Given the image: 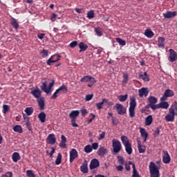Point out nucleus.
Instances as JSON below:
<instances>
[{"mask_svg":"<svg viewBox=\"0 0 177 177\" xmlns=\"http://www.w3.org/2000/svg\"><path fill=\"white\" fill-rule=\"evenodd\" d=\"M42 85L41 86V89L43 91V92H45V93H47V95H49V93H51L52 92V88H53V85H55V82L53 81L50 82L48 86V80H45L42 82Z\"/></svg>","mask_w":177,"mask_h":177,"instance_id":"nucleus-1","label":"nucleus"},{"mask_svg":"<svg viewBox=\"0 0 177 177\" xmlns=\"http://www.w3.org/2000/svg\"><path fill=\"white\" fill-rule=\"evenodd\" d=\"M130 106L129 108V114L131 118H133L135 117V109L136 107V98L135 97H131L130 98Z\"/></svg>","mask_w":177,"mask_h":177,"instance_id":"nucleus-2","label":"nucleus"},{"mask_svg":"<svg viewBox=\"0 0 177 177\" xmlns=\"http://www.w3.org/2000/svg\"><path fill=\"white\" fill-rule=\"evenodd\" d=\"M149 171L151 174V177H159L160 171H158V167L156 166V164L151 162L149 164Z\"/></svg>","mask_w":177,"mask_h":177,"instance_id":"nucleus-3","label":"nucleus"},{"mask_svg":"<svg viewBox=\"0 0 177 177\" xmlns=\"http://www.w3.org/2000/svg\"><path fill=\"white\" fill-rule=\"evenodd\" d=\"M80 82H89L87 86L89 88H92L95 84H96V80L95 77H92L91 76H84L81 80Z\"/></svg>","mask_w":177,"mask_h":177,"instance_id":"nucleus-4","label":"nucleus"},{"mask_svg":"<svg viewBox=\"0 0 177 177\" xmlns=\"http://www.w3.org/2000/svg\"><path fill=\"white\" fill-rule=\"evenodd\" d=\"M112 147H113V152L120 153V151H121V149L122 148V146L121 145V142H120L117 139H113Z\"/></svg>","mask_w":177,"mask_h":177,"instance_id":"nucleus-5","label":"nucleus"},{"mask_svg":"<svg viewBox=\"0 0 177 177\" xmlns=\"http://www.w3.org/2000/svg\"><path fill=\"white\" fill-rule=\"evenodd\" d=\"M67 93V88H66V86L63 85L55 91V92L53 94L51 99H53V100L57 99V97L61 93Z\"/></svg>","mask_w":177,"mask_h":177,"instance_id":"nucleus-6","label":"nucleus"},{"mask_svg":"<svg viewBox=\"0 0 177 177\" xmlns=\"http://www.w3.org/2000/svg\"><path fill=\"white\" fill-rule=\"evenodd\" d=\"M174 95H175L174 91L171 89H167L165 91L164 94L162 97H160V102H165L168 97H172Z\"/></svg>","mask_w":177,"mask_h":177,"instance_id":"nucleus-7","label":"nucleus"},{"mask_svg":"<svg viewBox=\"0 0 177 177\" xmlns=\"http://www.w3.org/2000/svg\"><path fill=\"white\" fill-rule=\"evenodd\" d=\"M169 55L168 57L169 62L171 63H174V62L177 61V53L176 51H175L174 49L171 48L169 50Z\"/></svg>","mask_w":177,"mask_h":177,"instance_id":"nucleus-8","label":"nucleus"},{"mask_svg":"<svg viewBox=\"0 0 177 177\" xmlns=\"http://www.w3.org/2000/svg\"><path fill=\"white\" fill-rule=\"evenodd\" d=\"M59 60H60V55L59 54H55L47 60V64L48 66H52V63H56L57 62H59Z\"/></svg>","mask_w":177,"mask_h":177,"instance_id":"nucleus-9","label":"nucleus"},{"mask_svg":"<svg viewBox=\"0 0 177 177\" xmlns=\"http://www.w3.org/2000/svg\"><path fill=\"white\" fill-rule=\"evenodd\" d=\"M115 107L118 111V114L122 115L127 113V109L122 106L121 104H116Z\"/></svg>","mask_w":177,"mask_h":177,"instance_id":"nucleus-10","label":"nucleus"},{"mask_svg":"<svg viewBox=\"0 0 177 177\" xmlns=\"http://www.w3.org/2000/svg\"><path fill=\"white\" fill-rule=\"evenodd\" d=\"M149 95V88L142 87L138 89V95L140 97H147Z\"/></svg>","mask_w":177,"mask_h":177,"instance_id":"nucleus-11","label":"nucleus"},{"mask_svg":"<svg viewBox=\"0 0 177 177\" xmlns=\"http://www.w3.org/2000/svg\"><path fill=\"white\" fill-rule=\"evenodd\" d=\"M24 121L26 123V125L28 131H32V127H31V122H30V118L26 114H23Z\"/></svg>","mask_w":177,"mask_h":177,"instance_id":"nucleus-12","label":"nucleus"},{"mask_svg":"<svg viewBox=\"0 0 177 177\" xmlns=\"http://www.w3.org/2000/svg\"><path fill=\"white\" fill-rule=\"evenodd\" d=\"M169 111L170 114H173L174 116H177V103L176 102H174L170 108L169 109Z\"/></svg>","mask_w":177,"mask_h":177,"instance_id":"nucleus-13","label":"nucleus"},{"mask_svg":"<svg viewBox=\"0 0 177 177\" xmlns=\"http://www.w3.org/2000/svg\"><path fill=\"white\" fill-rule=\"evenodd\" d=\"M163 157H162V161L165 164H169L171 162V156H169V153H168V151H163Z\"/></svg>","mask_w":177,"mask_h":177,"instance_id":"nucleus-14","label":"nucleus"},{"mask_svg":"<svg viewBox=\"0 0 177 177\" xmlns=\"http://www.w3.org/2000/svg\"><path fill=\"white\" fill-rule=\"evenodd\" d=\"M78 157V151L75 149H73L70 151V162H73L75 158Z\"/></svg>","mask_w":177,"mask_h":177,"instance_id":"nucleus-15","label":"nucleus"},{"mask_svg":"<svg viewBox=\"0 0 177 177\" xmlns=\"http://www.w3.org/2000/svg\"><path fill=\"white\" fill-rule=\"evenodd\" d=\"M176 15V11H167L165 13L163 14V17H165V19H172V17H175Z\"/></svg>","mask_w":177,"mask_h":177,"instance_id":"nucleus-16","label":"nucleus"},{"mask_svg":"<svg viewBox=\"0 0 177 177\" xmlns=\"http://www.w3.org/2000/svg\"><path fill=\"white\" fill-rule=\"evenodd\" d=\"M97 153L100 157H104L107 154V149L104 147H100Z\"/></svg>","mask_w":177,"mask_h":177,"instance_id":"nucleus-17","label":"nucleus"},{"mask_svg":"<svg viewBox=\"0 0 177 177\" xmlns=\"http://www.w3.org/2000/svg\"><path fill=\"white\" fill-rule=\"evenodd\" d=\"M140 133L141 135V138H142V139H144V142H146L147 140V138L149 137V133H147V131H146V129L140 127Z\"/></svg>","mask_w":177,"mask_h":177,"instance_id":"nucleus-18","label":"nucleus"},{"mask_svg":"<svg viewBox=\"0 0 177 177\" xmlns=\"http://www.w3.org/2000/svg\"><path fill=\"white\" fill-rule=\"evenodd\" d=\"M99 165H100L99 160L97 159H93L90 163V169H95V168H97Z\"/></svg>","mask_w":177,"mask_h":177,"instance_id":"nucleus-19","label":"nucleus"},{"mask_svg":"<svg viewBox=\"0 0 177 177\" xmlns=\"http://www.w3.org/2000/svg\"><path fill=\"white\" fill-rule=\"evenodd\" d=\"M30 93L33 95V96L36 97V99H39L41 97V90H39V88H38L32 90Z\"/></svg>","mask_w":177,"mask_h":177,"instance_id":"nucleus-20","label":"nucleus"},{"mask_svg":"<svg viewBox=\"0 0 177 177\" xmlns=\"http://www.w3.org/2000/svg\"><path fill=\"white\" fill-rule=\"evenodd\" d=\"M67 138H66V136H61V142L59 143V147H62V149H67Z\"/></svg>","mask_w":177,"mask_h":177,"instance_id":"nucleus-21","label":"nucleus"},{"mask_svg":"<svg viewBox=\"0 0 177 177\" xmlns=\"http://www.w3.org/2000/svg\"><path fill=\"white\" fill-rule=\"evenodd\" d=\"M47 142L50 145H55V143H56V138H55V134H49L47 137Z\"/></svg>","mask_w":177,"mask_h":177,"instance_id":"nucleus-22","label":"nucleus"},{"mask_svg":"<svg viewBox=\"0 0 177 177\" xmlns=\"http://www.w3.org/2000/svg\"><path fill=\"white\" fill-rule=\"evenodd\" d=\"M165 119L167 122H174L175 121V116L169 111V113L165 115Z\"/></svg>","mask_w":177,"mask_h":177,"instance_id":"nucleus-23","label":"nucleus"},{"mask_svg":"<svg viewBox=\"0 0 177 177\" xmlns=\"http://www.w3.org/2000/svg\"><path fill=\"white\" fill-rule=\"evenodd\" d=\"M38 105L40 110H44L45 109V98L40 97L37 99Z\"/></svg>","mask_w":177,"mask_h":177,"instance_id":"nucleus-24","label":"nucleus"},{"mask_svg":"<svg viewBox=\"0 0 177 177\" xmlns=\"http://www.w3.org/2000/svg\"><path fill=\"white\" fill-rule=\"evenodd\" d=\"M79 115L80 111H72L69 114L71 120H77V117H78Z\"/></svg>","mask_w":177,"mask_h":177,"instance_id":"nucleus-25","label":"nucleus"},{"mask_svg":"<svg viewBox=\"0 0 177 177\" xmlns=\"http://www.w3.org/2000/svg\"><path fill=\"white\" fill-rule=\"evenodd\" d=\"M107 103H109V101H107L106 99H102V101L101 102L97 103L95 104V105L97 106V110H100L103 109V104H106Z\"/></svg>","mask_w":177,"mask_h":177,"instance_id":"nucleus-26","label":"nucleus"},{"mask_svg":"<svg viewBox=\"0 0 177 177\" xmlns=\"http://www.w3.org/2000/svg\"><path fill=\"white\" fill-rule=\"evenodd\" d=\"M138 77L141 80H143V81H145V82L150 81V79L149 78V75H147V72H145L142 75L140 74Z\"/></svg>","mask_w":177,"mask_h":177,"instance_id":"nucleus-27","label":"nucleus"},{"mask_svg":"<svg viewBox=\"0 0 177 177\" xmlns=\"http://www.w3.org/2000/svg\"><path fill=\"white\" fill-rule=\"evenodd\" d=\"M144 35L145 37H147V38H153L154 37V32H153V31H151L150 29H147L145 31Z\"/></svg>","mask_w":177,"mask_h":177,"instance_id":"nucleus-28","label":"nucleus"},{"mask_svg":"<svg viewBox=\"0 0 177 177\" xmlns=\"http://www.w3.org/2000/svg\"><path fill=\"white\" fill-rule=\"evenodd\" d=\"M38 118L41 122L44 123L45 121H46V114L44 113V112H41L38 115Z\"/></svg>","mask_w":177,"mask_h":177,"instance_id":"nucleus-29","label":"nucleus"},{"mask_svg":"<svg viewBox=\"0 0 177 177\" xmlns=\"http://www.w3.org/2000/svg\"><path fill=\"white\" fill-rule=\"evenodd\" d=\"M152 122H153V116L149 115L145 118V125H147V127H149L151 125Z\"/></svg>","mask_w":177,"mask_h":177,"instance_id":"nucleus-30","label":"nucleus"},{"mask_svg":"<svg viewBox=\"0 0 177 177\" xmlns=\"http://www.w3.org/2000/svg\"><path fill=\"white\" fill-rule=\"evenodd\" d=\"M12 158L14 162H17V161H19V160H20L21 157L20 156V154L19 153L15 152L12 153Z\"/></svg>","mask_w":177,"mask_h":177,"instance_id":"nucleus-31","label":"nucleus"},{"mask_svg":"<svg viewBox=\"0 0 177 177\" xmlns=\"http://www.w3.org/2000/svg\"><path fill=\"white\" fill-rule=\"evenodd\" d=\"M121 140L124 146H128L129 145H131V143H129V140L128 139V137L125 136L121 137Z\"/></svg>","mask_w":177,"mask_h":177,"instance_id":"nucleus-32","label":"nucleus"},{"mask_svg":"<svg viewBox=\"0 0 177 177\" xmlns=\"http://www.w3.org/2000/svg\"><path fill=\"white\" fill-rule=\"evenodd\" d=\"M14 132H17V133H23V127L20 125H15L12 128Z\"/></svg>","mask_w":177,"mask_h":177,"instance_id":"nucleus-33","label":"nucleus"},{"mask_svg":"<svg viewBox=\"0 0 177 177\" xmlns=\"http://www.w3.org/2000/svg\"><path fill=\"white\" fill-rule=\"evenodd\" d=\"M148 102H149V104H156V103H157V102H158V100L154 96H149L148 97Z\"/></svg>","mask_w":177,"mask_h":177,"instance_id":"nucleus-34","label":"nucleus"},{"mask_svg":"<svg viewBox=\"0 0 177 177\" xmlns=\"http://www.w3.org/2000/svg\"><path fill=\"white\" fill-rule=\"evenodd\" d=\"M79 48L80 49V52H84L88 49V45L81 42L79 44Z\"/></svg>","mask_w":177,"mask_h":177,"instance_id":"nucleus-35","label":"nucleus"},{"mask_svg":"<svg viewBox=\"0 0 177 177\" xmlns=\"http://www.w3.org/2000/svg\"><path fill=\"white\" fill-rule=\"evenodd\" d=\"M161 102L159 103V109H168L169 107V104L167 102L160 101Z\"/></svg>","mask_w":177,"mask_h":177,"instance_id":"nucleus-36","label":"nucleus"},{"mask_svg":"<svg viewBox=\"0 0 177 177\" xmlns=\"http://www.w3.org/2000/svg\"><path fill=\"white\" fill-rule=\"evenodd\" d=\"M95 32L97 37H102L103 35V29L100 27L95 28Z\"/></svg>","mask_w":177,"mask_h":177,"instance_id":"nucleus-37","label":"nucleus"},{"mask_svg":"<svg viewBox=\"0 0 177 177\" xmlns=\"http://www.w3.org/2000/svg\"><path fill=\"white\" fill-rule=\"evenodd\" d=\"M25 113L26 115H31L34 113V108L33 107H27L25 109Z\"/></svg>","mask_w":177,"mask_h":177,"instance_id":"nucleus-38","label":"nucleus"},{"mask_svg":"<svg viewBox=\"0 0 177 177\" xmlns=\"http://www.w3.org/2000/svg\"><path fill=\"white\" fill-rule=\"evenodd\" d=\"M81 171L83 174H88V163L83 164L80 167Z\"/></svg>","mask_w":177,"mask_h":177,"instance_id":"nucleus-39","label":"nucleus"},{"mask_svg":"<svg viewBox=\"0 0 177 177\" xmlns=\"http://www.w3.org/2000/svg\"><path fill=\"white\" fill-rule=\"evenodd\" d=\"M138 149L139 153H145V151H146V147L145 146H142L140 141L138 143Z\"/></svg>","mask_w":177,"mask_h":177,"instance_id":"nucleus-40","label":"nucleus"},{"mask_svg":"<svg viewBox=\"0 0 177 177\" xmlns=\"http://www.w3.org/2000/svg\"><path fill=\"white\" fill-rule=\"evenodd\" d=\"M125 147V150H126V153H127V154H132V145H131V144H129V145H126L124 146Z\"/></svg>","mask_w":177,"mask_h":177,"instance_id":"nucleus-41","label":"nucleus"},{"mask_svg":"<svg viewBox=\"0 0 177 177\" xmlns=\"http://www.w3.org/2000/svg\"><path fill=\"white\" fill-rule=\"evenodd\" d=\"M10 23L14 28H19V24H17V21H16V19L12 18Z\"/></svg>","mask_w":177,"mask_h":177,"instance_id":"nucleus-42","label":"nucleus"},{"mask_svg":"<svg viewBox=\"0 0 177 177\" xmlns=\"http://www.w3.org/2000/svg\"><path fill=\"white\" fill-rule=\"evenodd\" d=\"M84 150L85 151V153H92V145H88L86 147H84Z\"/></svg>","mask_w":177,"mask_h":177,"instance_id":"nucleus-43","label":"nucleus"},{"mask_svg":"<svg viewBox=\"0 0 177 177\" xmlns=\"http://www.w3.org/2000/svg\"><path fill=\"white\" fill-rule=\"evenodd\" d=\"M62 163V153H59L55 160L56 165H59Z\"/></svg>","mask_w":177,"mask_h":177,"instance_id":"nucleus-44","label":"nucleus"},{"mask_svg":"<svg viewBox=\"0 0 177 177\" xmlns=\"http://www.w3.org/2000/svg\"><path fill=\"white\" fill-rule=\"evenodd\" d=\"M118 99L120 100V102H125V100L128 99V95L125 94L124 95H119L118 96Z\"/></svg>","mask_w":177,"mask_h":177,"instance_id":"nucleus-45","label":"nucleus"},{"mask_svg":"<svg viewBox=\"0 0 177 177\" xmlns=\"http://www.w3.org/2000/svg\"><path fill=\"white\" fill-rule=\"evenodd\" d=\"M116 41L118 44H120L122 46H125L127 45V42L125 40H123L121 38H116Z\"/></svg>","mask_w":177,"mask_h":177,"instance_id":"nucleus-46","label":"nucleus"},{"mask_svg":"<svg viewBox=\"0 0 177 177\" xmlns=\"http://www.w3.org/2000/svg\"><path fill=\"white\" fill-rule=\"evenodd\" d=\"M49 53V51L48 50H42V51L40 53V55L41 57H48V55Z\"/></svg>","mask_w":177,"mask_h":177,"instance_id":"nucleus-47","label":"nucleus"},{"mask_svg":"<svg viewBox=\"0 0 177 177\" xmlns=\"http://www.w3.org/2000/svg\"><path fill=\"white\" fill-rule=\"evenodd\" d=\"M26 176L27 177H35V174L34 171L31 169L26 171Z\"/></svg>","mask_w":177,"mask_h":177,"instance_id":"nucleus-48","label":"nucleus"},{"mask_svg":"<svg viewBox=\"0 0 177 177\" xmlns=\"http://www.w3.org/2000/svg\"><path fill=\"white\" fill-rule=\"evenodd\" d=\"M132 177H140L139 174H138V171H136V167L135 165H133V176Z\"/></svg>","mask_w":177,"mask_h":177,"instance_id":"nucleus-49","label":"nucleus"},{"mask_svg":"<svg viewBox=\"0 0 177 177\" xmlns=\"http://www.w3.org/2000/svg\"><path fill=\"white\" fill-rule=\"evenodd\" d=\"M106 138V132L102 131L101 133L97 137V140H103Z\"/></svg>","mask_w":177,"mask_h":177,"instance_id":"nucleus-50","label":"nucleus"},{"mask_svg":"<svg viewBox=\"0 0 177 177\" xmlns=\"http://www.w3.org/2000/svg\"><path fill=\"white\" fill-rule=\"evenodd\" d=\"M87 17L88 19H93V17H95V12L93 10H90L87 12Z\"/></svg>","mask_w":177,"mask_h":177,"instance_id":"nucleus-51","label":"nucleus"},{"mask_svg":"<svg viewBox=\"0 0 177 177\" xmlns=\"http://www.w3.org/2000/svg\"><path fill=\"white\" fill-rule=\"evenodd\" d=\"M128 82V73H124L123 75V80H122V84L123 85H125Z\"/></svg>","mask_w":177,"mask_h":177,"instance_id":"nucleus-52","label":"nucleus"},{"mask_svg":"<svg viewBox=\"0 0 177 177\" xmlns=\"http://www.w3.org/2000/svg\"><path fill=\"white\" fill-rule=\"evenodd\" d=\"M149 107L152 109V110H157V109H160V105L159 104H149Z\"/></svg>","mask_w":177,"mask_h":177,"instance_id":"nucleus-53","label":"nucleus"},{"mask_svg":"<svg viewBox=\"0 0 177 177\" xmlns=\"http://www.w3.org/2000/svg\"><path fill=\"white\" fill-rule=\"evenodd\" d=\"M8 111H9V106L6 104L3 105V113L6 114Z\"/></svg>","mask_w":177,"mask_h":177,"instance_id":"nucleus-54","label":"nucleus"},{"mask_svg":"<svg viewBox=\"0 0 177 177\" xmlns=\"http://www.w3.org/2000/svg\"><path fill=\"white\" fill-rule=\"evenodd\" d=\"M93 97V94L86 95L85 97V100L86 102H89L90 100H92Z\"/></svg>","mask_w":177,"mask_h":177,"instance_id":"nucleus-55","label":"nucleus"},{"mask_svg":"<svg viewBox=\"0 0 177 177\" xmlns=\"http://www.w3.org/2000/svg\"><path fill=\"white\" fill-rule=\"evenodd\" d=\"M91 147H92V150H97V149L99 148V143L97 142L93 143L91 145Z\"/></svg>","mask_w":177,"mask_h":177,"instance_id":"nucleus-56","label":"nucleus"},{"mask_svg":"<svg viewBox=\"0 0 177 177\" xmlns=\"http://www.w3.org/2000/svg\"><path fill=\"white\" fill-rule=\"evenodd\" d=\"M13 173L12 171H8L6 174L1 175V177H12Z\"/></svg>","mask_w":177,"mask_h":177,"instance_id":"nucleus-57","label":"nucleus"},{"mask_svg":"<svg viewBox=\"0 0 177 177\" xmlns=\"http://www.w3.org/2000/svg\"><path fill=\"white\" fill-rule=\"evenodd\" d=\"M77 41H72L71 44H70V45H69V46L71 47V48H75L76 47V46L77 45Z\"/></svg>","mask_w":177,"mask_h":177,"instance_id":"nucleus-58","label":"nucleus"},{"mask_svg":"<svg viewBox=\"0 0 177 177\" xmlns=\"http://www.w3.org/2000/svg\"><path fill=\"white\" fill-rule=\"evenodd\" d=\"M56 17H57V15L56 14H55V13H53L52 16L50 17L51 21H53H53H56Z\"/></svg>","mask_w":177,"mask_h":177,"instance_id":"nucleus-59","label":"nucleus"},{"mask_svg":"<svg viewBox=\"0 0 177 177\" xmlns=\"http://www.w3.org/2000/svg\"><path fill=\"white\" fill-rule=\"evenodd\" d=\"M90 115L92 116V118L89 119L87 121L88 124H91V122H92V121H93V120H95V118L96 117V115H95V114H93V113H91Z\"/></svg>","mask_w":177,"mask_h":177,"instance_id":"nucleus-60","label":"nucleus"},{"mask_svg":"<svg viewBox=\"0 0 177 177\" xmlns=\"http://www.w3.org/2000/svg\"><path fill=\"white\" fill-rule=\"evenodd\" d=\"M71 124H72V127H73L74 128L78 127V124L75 123V119H71Z\"/></svg>","mask_w":177,"mask_h":177,"instance_id":"nucleus-61","label":"nucleus"},{"mask_svg":"<svg viewBox=\"0 0 177 177\" xmlns=\"http://www.w3.org/2000/svg\"><path fill=\"white\" fill-rule=\"evenodd\" d=\"M165 39L164 37H159L158 40V44H164Z\"/></svg>","mask_w":177,"mask_h":177,"instance_id":"nucleus-62","label":"nucleus"},{"mask_svg":"<svg viewBox=\"0 0 177 177\" xmlns=\"http://www.w3.org/2000/svg\"><path fill=\"white\" fill-rule=\"evenodd\" d=\"M44 37H45V34L44 33H39L37 35V37L39 38V39H44Z\"/></svg>","mask_w":177,"mask_h":177,"instance_id":"nucleus-63","label":"nucleus"},{"mask_svg":"<svg viewBox=\"0 0 177 177\" xmlns=\"http://www.w3.org/2000/svg\"><path fill=\"white\" fill-rule=\"evenodd\" d=\"M81 113H82V115H86V114H88V111L84 109L81 110Z\"/></svg>","mask_w":177,"mask_h":177,"instance_id":"nucleus-64","label":"nucleus"}]
</instances>
